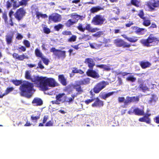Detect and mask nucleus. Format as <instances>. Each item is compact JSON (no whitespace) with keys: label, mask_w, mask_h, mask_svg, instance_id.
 I'll list each match as a JSON object with an SVG mask.
<instances>
[{"label":"nucleus","mask_w":159,"mask_h":159,"mask_svg":"<svg viewBox=\"0 0 159 159\" xmlns=\"http://www.w3.org/2000/svg\"><path fill=\"white\" fill-rule=\"evenodd\" d=\"M31 71L27 70L25 72V77L26 79L31 80L37 86L40 88L43 91H46L52 87L56 86L57 84L55 80L52 78L46 77H39L37 76L31 77Z\"/></svg>","instance_id":"f257e3e1"},{"label":"nucleus","mask_w":159,"mask_h":159,"mask_svg":"<svg viewBox=\"0 0 159 159\" xmlns=\"http://www.w3.org/2000/svg\"><path fill=\"white\" fill-rule=\"evenodd\" d=\"M13 83L16 85L18 86L21 84L20 87V89L21 91L20 94L21 96L27 98H30L31 95L30 92L33 87V84L27 81H25L22 82L21 80H12Z\"/></svg>","instance_id":"f03ea898"},{"label":"nucleus","mask_w":159,"mask_h":159,"mask_svg":"<svg viewBox=\"0 0 159 159\" xmlns=\"http://www.w3.org/2000/svg\"><path fill=\"white\" fill-rule=\"evenodd\" d=\"M105 20L104 16L99 15H96L93 18L92 22L95 25H101L103 24Z\"/></svg>","instance_id":"7ed1b4c3"},{"label":"nucleus","mask_w":159,"mask_h":159,"mask_svg":"<svg viewBox=\"0 0 159 159\" xmlns=\"http://www.w3.org/2000/svg\"><path fill=\"white\" fill-rule=\"evenodd\" d=\"M158 41V38L154 37L152 35H150L147 39H143L141 40V43L144 46L147 47L150 46L149 44L153 42H156Z\"/></svg>","instance_id":"20e7f679"},{"label":"nucleus","mask_w":159,"mask_h":159,"mask_svg":"<svg viewBox=\"0 0 159 159\" xmlns=\"http://www.w3.org/2000/svg\"><path fill=\"white\" fill-rule=\"evenodd\" d=\"M108 84V83L107 82H101L95 86L93 89V91L95 93H98Z\"/></svg>","instance_id":"39448f33"},{"label":"nucleus","mask_w":159,"mask_h":159,"mask_svg":"<svg viewBox=\"0 0 159 159\" xmlns=\"http://www.w3.org/2000/svg\"><path fill=\"white\" fill-rule=\"evenodd\" d=\"M56 100L52 101V104H60V102L63 103L66 100V96L64 93H60L56 96Z\"/></svg>","instance_id":"423d86ee"},{"label":"nucleus","mask_w":159,"mask_h":159,"mask_svg":"<svg viewBox=\"0 0 159 159\" xmlns=\"http://www.w3.org/2000/svg\"><path fill=\"white\" fill-rule=\"evenodd\" d=\"M50 52H52L53 54L59 58L64 59L66 56V52L56 49L54 48H52L50 49Z\"/></svg>","instance_id":"0eeeda50"},{"label":"nucleus","mask_w":159,"mask_h":159,"mask_svg":"<svg viewBox=\"0 0 159 159\" xmlns=\"http://www.w3.org/2000/svg\"><path fill=\"white\" fill-rule=\"evenodd\" d=\"M114 43L116 46L118 47L123 46L124 48H129L130 46V44H128L126 42L120 39H117L114 40Z\"/></svg>","instance_id":"6e6552de"},{"label":"nucleus","mask_w":159,"mask_h":159,"mask_svg":"<svg viewBox=\"0 0 159 159\" xmlns=\"http://www.w3.org/2000/svg\"><path fill=\"white\" fill-rule=\"evenodd\" d=\"M25 12L23 8H20L18 9L14 14L15 17L18 20H20L25 15Z\"/></svg>","instance_id":"1a4fd4ad"},{"label":"nucleus","mask_w":159,"mask_h":159,"mask_svg":"<svg viewBox=\"0 0 159 159\" xmlns=\"http://www.w3.org/2000/svg\"><path fill=\"white\" fill-rule=\"evenodd\" d=\"M49 20L55 22L61 21V16L57 13L52 14L49 17Z\"/></svg>","instance_id":"9d476101"},{"label":"nucleus","mask_w":159,"mask_h":159,"mask_svg":"<svg viewBox=\"0 0 159 159\" xmlns=\"http://www.w3.org/2000/svg\"><path fill=\"white\" fill-rule=\"evenodd\" d=\"M147 5L151 9L153 10L154 8L159 7V0H152L148 3Z\"/></svg>","instance_id":"9b49d317"},{"label":"nucleus","mask_w":159,"mask_h":159,"mask_svg":"<svg viewBox=\"0 0 159 159\" xmlns=\"http://www.w3.org/2000/svg\"><path fill=\"white\" fill-rule=\"evenodd\" d=\"M84 62L88 65V67L90 69H93L95 65V62L93 59L91 58H88L85 59Z\"/></svg>","instance_id":"f8f14e48"},{"label":"nucleus","mask_w":159,"mask_h":159,"mask_svg":"<svg viewBox=\"0 0 159 159\" xmlns=\"http://www.w3.org/2000/svg\"><path fill=\"white\" fill-rule=\"evenodd\" d=\"M88 76L92 77L94 78L97 79L99 77V75L98 73L96 72L93 69L89 70L87 72Z\"/></svg>","instance_id":"ddd939ff"},{"label":"nucleus","mask_w":159,"mask_h":159,"mask_svg":"<svg viewBox=\"0 0 159 159\" xmlns=\"http://www.w3.org/2000/svg\"><path fill=\"white\" fill-rule=\"evenodd\" d=\"M32 12L33 15L34 14H35L38 19H39L40 17L42 18H46L48 17L47 16L46 14H42L41 13L38 12V10L37 9H33Z\"/></svg>","instance_id":"4468645a"},{"label":"nucleus","mask_w":159,"mask_h":159,"mask_svg":"<svg viewBox=\"0 0 159 159\" xmlns=\"http://www.w3.org/2000/svg\"><path fill=\"white\" fill-rule=\"evenodd\" d=\"M132 28L135 30V32L138 34H143L147 31L144 29L139 28L137 26L132 27Z\"/></svg>","instance_id":"2eb2a0df"},{"label":"nucleus","mask_w":159,"mask_h":159,"mask_svg":"<svg viewBox=\"0 0 159 159\" xmlns=\"http://www.w3.org/2000/svg\"><path fill=\"white\" fill-rule=\"evenodd\" d=\"M37 114L38 115L37 116H35V115H32L31 116V120L34 124H36L37 120L40 118L41 115L40 112H37Z\"/></svg>","instance_id":"dca6fc26"},{"label":"nucleus","mask_w":159,"mask_h":159,"mask_svg":"<svg viewBox=\"0 0 159 159\" xmlns=\"http://www.w3.org/2000/svg\"><path fill=\"white\" fill-rule=\"evenodd\" d=\"M32 103L35 106L41 105L43 104V101L40 98H36L33 100Z\"/></svg>","instance_id":"f3484780"},{"label":"nucleus","mask_w":159,"mask_h":159,"mask_svg":"<svg viewBox=\"0 0 159 159\" xmlns=\"http://www.w3.org/2000/svg\"><path fill=\"white\" fill-rule=\"evenodd\" d=\"M140 65L142 68L145 69L150 67L151 66V64L147 61H142L140 62Z\"/></svg>","instance_id":"a211bd4d"},{"label":"nucleus","mask_w":159,"mask_h":159,"mask_svg":"<svg viewBox=\"0 0 159 159\" xmlns=\"http://www.w3.org/2000/svg\"><path fill=\"white\" fill-rule=\"evenodd\" d=\"M103 102L100 100L98 98H97L95 102L92 104V106L93 107L97 106L100 107L101 106H103Z\"/></svg>","instance_id":"6ab92c4d"},{"label":"nucleus","mask_w":159,"mask_h":159,"mask_svg":"<svg viewBox=\"0 0 159 159\" xmlns=\"http://www.w3.org/2000/svg\"><path fill=\"white\" fill-rule=\"evenodd\" d=\"M13 36L12 34L7 35L6 36V39L7 44H10L12 43Z\"/></svg>","instance_id":"aec40b11"},{"label":"nucleus","mask_w":159,"mask_h":159,"mask_svg":"<svg viewBox=\"0 0 159 159\" xmlns=\"http://www.w3.org/2000/svg\"><path fill=\"white\" fill-rule=\"evenodd\" d=\"M76 22V20L74 19H70L66 23V25L67 27H70L71 25H73Z\"/></svg>","instance_id":"412c9836"},{"label":"nucleus","mask_w":159,"mask_h":159,"mask_svg":"<svg viewBox=\"0 0 159 159\" xmlns=\"http://www.w3.org/2000/svg\"><path fill=\"white\" fill-rule=\"evenodd\" d=\"M59 80L61 83L64 85H66V80L65 78L63 75H59L58 76Z\"/></svg>","instance_id":"4be33fe9"},{"label":"nucleus","mask_w":159,"mask_h":159,"mask_svg":"<svg viewBox=\"0 0 159 159\" xmlns=\"http://www.w3.org/2000/svg\"><path fill=\"white\" fill-rule=\"evenodd\" d=\"M89 83L90 79L89 78H88L84 79L83 80L79 81L78 83L80 85H86L89 84Z\"/></svg>","instance_id":"5701e85b"},{"label":"nucleus","mask_w":159,"mask_h":159,"mask_svg":"<svg viewBox=\"0 0 159 159\" xmlns=\"http://www.w3.org/2000/svg\"><path fill=\"white\" fill-rule=\"evenodd\" d=\"M35 54L37 57H40L41 58L44 56L40 50L38 48L35 49Z\"/></svg>","instance_id":"b1692460"},{"label":"nucleus","mask_w":159,"mask_h":159,"mask_svg":"<svg viewBox=\"0 0 159 159\" xmlns=\"http://www.w3.org/2000/svg\"><path fill=\"white\" fill-rule=\"evenodd\" d=\"M144 111L143 110H140L138 108L135 109V114L138 115H144Z\"/></svg>","instance_id":"393cba45"},{"label":"nucleus","mask_w":159,"mask_h":159,"mask_svg":"<svg viewBox=\"0 0 159 159\" xmlns=\"http://www.w3.org/2000/svg\"><path fill=\"white\" fill-rule=\"evenodd\" d=\"M102 9V8L99 6L93 7L90 10V11L92 13L97 12Z\"/></svg>","instance_id":"a878e982"},{"label":"nucleus","mask_w":159,"mask_h":159,"mask_svg":"<svg viewBox=\"0 0 159 159\" xmlns=\"http://www.w3.org/2000/svg\"><path fill=\"white\" fill-rule=\"evenodd\" d=\"M13 3V7L14 8H16L19 7L20 5H22L20 3V2H17L16 1L14 0V1L12 2V3Z\"/></svg>","instance_id":"bb28decb"},{"label":"nucleus","mask_w":159,"mask_h":159,"mask_svg":"<svg viewBox=\"0 0 159 159\" xmlns=\"http://www.w3.org/2000/svg\"><path fill=\"white\" fill-rule=\"evenodd\" d=\"M127 40L131 43H134L138 40V39L137 37L133 36L131 37H129Z\"/></svg>","instance_id":"cd10ccee"},{"label":"nucleus","mask_w":159,"mask_h":159,"mask_svg":"<svg viewBox=\"0 0 159 159\" xmlns=\"http://www.w3.org/2000/svg\"><path fill=\"white\" fill-rule=\"evenodd\" d=\"M139 89L143 91L147 90L148 89V87L144 84H141L139 86Z\"/></svg>","instance_id":"c85d7f7f"},{"label":"nucleus","mask_w":159,"mask_h":159,"mask_svg":"<svg viewBox=\"0 0 159 159\" xmlns=\"http://www.w3.org/2000/svg\"><path fill=\"white\" fill-rule=\"evenodd\" d=\"M13 90V88L12 87L8 88L6 90V93L3 95H0V98H2L5 95H7L9 93L11 92Z\"/></svg>","instance_id":"c756f323"},{"label":"nucleus","mask_w":159,"mask_h":159,"mask_svg":"<svg viewBox=\"0 0 159 159\" xmlns=\"http://www.w3.org/2000/svg\"><path fill=\"white\" fill-rule=\"evenodd\" d=\"M25 59H28V57L27 55H24V54L19 56L18 59L19 60L22 61Z\"/></svg>","instance_id":"7c9ffc66"},{"label":"nucleus","mask_w":159,"mask_h":159,"mask_svg":"<svg viewBox=\"0 0 159 159\" xmlns=\"http://www.w3.org/2000/svg\"><path fill=\"white\" fill-rule=\"evenodd\" d=\"M126 80L127 81L134 82L136 80V78L135 77H133L132 76H130L127 77L126 78Z\"/></svg>","instance_id":"2f4dec72"},{"label":"nucleus","mask_w":159,"mask_h":159,"mask_svg":"<svg viewBox=\"0 0 159 159\" xmlns=\"http://www.w3.org/2000/svg\"><path fill=\"white\" fill-rule=\"evenodd\" d=\"M71 17L75 20H76V22L79 19V16L76 14V13H73L71 15Z\"/></svg>","instance_id":"473e14b6"},{"label":"nucleus","mask_w":159,"mask_h":159,"mask_svg":"<svg viewBox=\"0 0 159 159\" xmlns=\"http://www.w3.org/2000/svg\"><path fill=\"white\" fill-rule=\"evenodd\" d=\"M74 87L76 91L79 92V93H81L83 92V91L80 86L75 85Z\"/></svg>","instance_id":"72a5a7b5"},{"label":"nucleus","mask_w":159,"mask_h":159,"mask_svg":"<svg viewBox=\"0 0 159 159\" xmlns=\"http://www.w3.org/2000/svg\"><path fill=\"white\" fill-rule=\"evenodd\" d=\"M72 72L74 73H79L80 74H82L83 73V72L82 70L76 68H73Z\"/></svg>","instance_id":"f704fd0d"},{"label":"nucleus","mask_w":159,"mask_h":159,"mask_svg":"<svg viewBox=\"0 0 159 159\" xmlns=\"http://www.w3.org/2000/svg\"><path fill=\"white\" fill-rule=\"evenodd\" d=\"M43 63L46 65H47L48 64L49 60L48 59L46 58L44 56L41 58Z\"/></svg>","instance_id":"c9c22d12"},{"label":"nucleus","mask_w":159,"mask_h":159,"mask_svg":"<svg viewBox=\"0 0 159 159\" xmlns=\"http://www.w3.org/2000/svg\"><path fill=\"white\" fill-rule=\"evenodd\" d=\"M76 38L77 37L76 36L72 35L71 37L68 39V41L69 42H74L76 41Z\"/></svg>","instance_id":"e433bc0d"},{"label":"nucleus","mask_w":159,"mask_h":159,"mask_svg":"<svg viewBox=\"0 0 159 159\" xmlns=\"http://www.w3.org/2000/svg\"><path fill=\"white\" fill-rule=\"evenodd\" d=\"M132 97H127L125 101V103L126 104L132 102Z\"/></svg>","instance_id":"4c0bfd02"},{"label":"nucleus","mask_w":159,"mask_h":159,"mask_svg":"<svg viewBox=\"0 0 159 159\" xmlns=\"http://www.w3.org/2000/svg\"><path fill=\"white\" fill-rule=\"evenodd\" d=\"M151 24L150 21L149 20H144L143 24L145 26H148Z\"/></svg>","instance_id":"58836bf2"},{"label":"nucleus","mask_w":159,"mask_h":159,"mask_svg":"<svg viewBox=\"0 0 159 159\" xmlns=\"http://www.w3.org/2000/svg\"><path fill=\"white\" fill-rule=\"evenodd\" d=\"M103 34L102 31H98L96 33L93 34V36L95 37H99Z\"/></svg>","instance_id":"ea45409f"},{"label":"nucleus","mask_w":159,"mask_h":159,"mask_svg":"<svg viewBox=\"0 0 159 159\" xmlns=\"http://www.w3.org/2000/svg\"><path fill=\"white\" fill-rule=\"evenodd\" d=\"M13 1H14V0H8L7 2V6L8 8L11 7Z\"/></svg>","instance_id":"a19ab883"},{"label":"nucleus","mask_w":159,"mask_h":159,"mask_svg":"<svg viewBox=\"0 0 159 159\" xmlns=\"http://www.w3.org/2000/svg\"><path fill=\"white\" fill-rule=\"evenodd\" d=\"M78 29L80 31L83 32H84L85 30V28L83 27V25L81 24H79V25L78 26Z\"/></svg>","instance_id":"79ce46f5"},{"label":"nucleus","mask_w":159,"mask_h":159,"mask_svg":"<svg viewBox=\"0 0 159 159\" xmlns=\"http://www.w3.org/2000/svg\"><path fill=\"white\" fill-rule=\"evenodd\" d=\"M157 100V97L156 95L153 94L152 95L151 98V101L152 102H155Z\"/></svg>","instance_id":"37998d69"},{"label":"nucleus","mask_w":159,"mask_h":159,"mask_svg":"<svg viewBox=\"0 0 159 159\" xmlns=\"http://www.w3.org/2000/svg\"><path fill=\"white\" fill-rule=\"evenodd\" d=\"M138 16L142 19L144 20L145 17L144 16L143 12L142 10H140L139 13L138 14Z\"/></svg>","instance_id":"c03bdc74"},{"label":"nucleus","mask_w":159,"mask_h":159,"mask_svg":"<svg viewBox=\"0 0 159 159\" xmlns=\"http://www.w3.org/2000/svg\"><path fill=\"white\" fill-rule=\"evenodd\" d=\"M23 43L27 48H29L30 46V43L27 40H25L23 41Z\"/></svg>","instance_id":"a18cd8bd"},{"label":"nucleus","mask_w":159,"mask_h":159,"mask_svg":"<svg viewBox=\"0 0 159 159\" xmlns=\"http://www.w3.org/2000/svg\"><path fill=\"white\" fill-rule=\"evenodd\" d=\"M75 96H76L75 95H72L71 96V97H70V98H68L67 99H66V101L67 102H71L74 99V98Z\"/></svg>","instance_id":"49530a36"},{"label":"nucleus","mask_w":159,"mask_h":159,"mask_svg":"<svg viewBox=\"0 0 159 159\" xmlns=\"http://www.w3.org/2000/svg\"><path fill=\"white\" fill-rule=\"evenodd\" d=\"M30 0H21L20 3L23 6H26L27 4V2Z\"/></svg>","instance_id":"de8ad7c7"},{"label":"nucleus","mask_w":159,"mask_h":159,"mask_svg":"<svg viewBox=\"0 0 159 159\" xmlns=\"http://www.w3.org/2000/svg\"><path fill=\"white\" fill-rule=\"evenodd\" d=\"M63 27L62 25L59 24L58 25H56L55 26V29L57 30H58L60 29L61 28Z\"/></svg>","instance_id":"09e8293b"},{"label":"nucleus","mask_w":159,"mask_h":159,"mask_svg":"<svg viewBox=\"0 0 159 159\" xmlns=\"http://www.w3.org/2000/svg\"><path fill=\"white\" fill-rule=\"evenodd\" d=\"M43 31L44 33L47 34L49 33L50 32V29L46 27H44Z\"/></svg>","instance_id":"8fccbe9b"},{"label":"nucleus","mask_w":159,"mask_h":159,"mask_svg":"<svg viewBox=\"0 0 159 159\" xmlns=\"http://www.w3.org/2000/svg\"><path fill=\"white\" fill-rule=\"evenodd\" d=\"M3 18L4 19L5 22L6 23H8L7 17V14L5 13L3 14Z\"/></svg>","instance_id":"3c124183"},{"label":"nucleus","mask_w":159,"mask_h":159,"mask_svg":"<svg viewBox=\"0 0 159 159\" xmlns=\"http://www.w3.org/2000/svg\"><path fill=\"white\" fill-rule=\"evenodd\" d=\"M62 34L66 35H70L71 34V33L69 31H64L62 32Z\"/></svg>","instance_id":"603ef678"},{"label":"nucleus","mask_w":159,"mask_h":159,"mask_svg":"<svg viewBox=\"0 0 159 159\" xmlns=\"http://www.w3.org/2000/svg\"><path fill=\"white\" fill-rule=\"evenodd\" d=\"M131 3L133 5L135 6H138L137 5L139 3L137 0H132Z\"/></svg>","instance_id":"864d4df0"},{"label":"nucleus","mask_w":159,"mask_h":159,"mask_svg":"<svg viewBox=\"0 0 159 159\" xmlns=\"http://www.w3.org/2000/svg\"><path fill=\"white\" fill-rule=\"evenodd\" d=\"M23 38V36L19 33H17L16 38L18 40H21Z\"/></svg>","instance_id":"5fc2aeb1"},{"label":"nucleus","mask_w":159,"mask_h":159,"mask_svg":"<svg viewBox=\"0 0 159 159\" xmlns=\"http://www.w3.org/2000/svg\"><path fill=\"white\" fill-rule=\"evenodd\" d=\"M53 123L51 120L49 121L48 122L45 124L46 126H50L52 125Z\"/></svg>","instance_id":"6e6d98bb"},{"label":"nucleus","mask_w":159,"mask_h":159,"mask_svg":"<svg viewBox=\"0 0 159 159\" xmlns=\"http://www.w3.org/2000/svg\"><path fill=\"white\" fill-rule=\"evenodd\" d=\"M99 30V29L98 28H93L92 27V29H91V30L90 31V32H91L92 33L95 32H96L98 31Z\"/></svg>","instance_id":"4d7b16f0"},{"label":"nucleus","mask_w":159,"mask_h":159,"mask_svg":"<svg viewBox=\"0 0 159 159\" xmlns=\"http://www.w3.org/2000/svg\"><path fill=\"white\" fill-rule=\"evenodd\" d=\"M92 27H91L90 25H87L85 27V29H86L88 31L90 32L91 29H92Z\"/></svg>","instance_id":"13d9d810"},{"label":"nucleus","mask_w":159,"mask_h":159,"mask_svg":"<svg viewBox=\"0 0 159 159\" xmlns=\"http://www.w3.org/2000/svg\"><path fill=\"white\" fill-rule=\"evenodd\" d=\"M38 66L37 67V68H39L41 69H43L44 68V66L42 65L41 63V61H40L38 64Z\"/></svg>","instance_id":"bf43d9fd"},{"label":"nucleus","mask_w":159,"mask_h":159,"mask_svg":"<svg viewBox=\"0 0 159 159\" xmlns=\"http://www.w3.org/2000/svg\"><path fill=\"white\" fill-rule=\"evenodd\" d=\"M113 11L116 14H119L120 12V10L117 8H115L114 9Z\"/></svg>","instance_id":"052dcab7"},{"label":"nucleus","mask_w":159,"mask_h":159,"mask_svg":"<svg viewBox=\"0 0 159 159\" xmlns=\"http://www.w3.org/2000/svg\"><path fill=\"white\" fill-rule=\"evenodd\" d=\"M14 12L12 10H11L9 13V17L10 18V19H12V16L14 15Z\"/></svg>","instance_id":"680f3d73"},{"label":"nucleus","mask_w":159,"mask_h":159,"mask_svg":"<svg viewBox=\"0 0 159 159\" xmlns=\"http://www.w3.org/2000/svg\"><path fill=\"white\" fill-rule=\"evenodd\" d=\"M145 119H144V122H146L147 123H150V120L149 118L147 116H145Z\"/></svg>","instance_id":"e2e57ef3"},{"label":"nucleus","mask_w":159,"mask_h":159,"mask_svg":"<svg viewBox=\"0 0 159 159\" xmlns=\"http://www.w3.org/2000/svg\"><path fill=\"white\" fill-rule=\"evenodd\" d=\"M48 116H45L44 117L43 120V123H45L47 121V120L48 119Z\"/></svg>","instance_id":"0e129e2a"},{"label":"nucleus","mask_w":159,"mask_h":159,"mask_svg":"<svg viewBox=\"0 0 159 159\" xmlns=\"http://www.w3.org/2000/svg\"><path fill=\"white\" fill-rule=\"evenodd\" d=\"M125 100L124 97H119L118 98V101L120 102H125Z\"/></svg>","instance_id":"69168bd1"},{"label":"nucleus","mask_w":159,"mask_h":159,"mask_svg":"<svg viewBox=\"0 0 159 159\" xmlns=\"http://www.w3.org/2000/svg\"><path fill=\"white\" fill-rule=\"evenodd\" d=\"M94 100V99H88L85 101V103L87 104H88L89 103L92 102Z\"/></svg>","instance_id":"338daca9"},{"label":"nucleus","mask_w":159,"mask_h":159,"mask_svg":"<svg viewBox=\"0 0 159 159\" xmlns=\"http://www.w3.org/2000/svg\"><path fill=\"white\" fill-rule=\"evenodd\" d=\"M132 102H134L135 101H139V98L137 97H132Z\"/></svg>","instance_id":"774afa93"}]
</instances>
